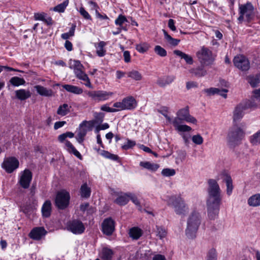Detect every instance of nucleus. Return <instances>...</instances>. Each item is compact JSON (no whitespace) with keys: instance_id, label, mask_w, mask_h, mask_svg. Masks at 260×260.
<instances>
[{"instance_id":"34","label":"nucleus","mask_w":260,"mask_h":260,"mask_svg":"<svg viewBox=\"0 0 260 260\" xmlns=\"http://www.w3.org/2000/svg\"><path fill=\"white\" fill-rule=\"evenodd\" d=\"M80 194L82 198H88L91 194V189L86 183L82 184L80 188Z\"/></svg>"},{"instance_id":"11","label":"nucleus","mask_w":260,"mask_h":260,"mask_svg":"<svg viewBox=\"0 0 260 260\" xmlns=\"http://www.w3.org/2000/svg\"><path fill=\"white\" fill-rule=\"evenodd\" d=\"M234 66L242 71H246L250 68L249 60L243 55L235 56L233 59Z\"/></svg>"},{"instance_id":"16","label":"nucleus","mask_w":260,"mask_h":260,"mask_svg":"<svg viewBox=\"0 0 260 260\" xmlns=\"http://www.w3.org/2000/svg\"><path fill=\"white\" fill-rule=\"evenodd\" d=\"M47 233L46 231L43 227H37L34 228L30 233L29 236L30 238L36 240H39L42 237L44 236Z\"/></svg>"},{"instance_id":"57","label":"nucleus","mask_w":260,"mask_h":260,"mask_svg":"<svg viewBox=\"0 0 260 260\" xmlns=\"http://www.w3.org/2000/svg\"><path fill=\"white\" fill-rule=\"evenodd\" d=\"M80 14L86 19L91 20V16L89 13L84 9V8L81 7L79 10Z\"/></svg>"},{"instance_id":"32","label":"nucleus","mask_w":260,"mask_h":260,"mask_svg":"<svg viewBox=\"0 0 260 260\" xmlns=\"http://www.w3.org/2000/svg\"><path fill=\"white\" fill-rule=\"evenodd\" d=\"M248 204L253 207L260 206V194H255L250 197L248 200Z\"/></svg>"},{"instance_id":"54","label":"nucleus","mask_w":260,"mask_h":260,"mask_svg":"<svg viewBox=\"0 0 260 260\" xmlns=\"http://www.w3.org/2000/svg\"><path fill=\"white\" fill-rule=\"evenodd\" d=\"M127 19L124 16L119 15L118 18L115 20V23L117 25L122 26V25L125 22H127Z\"/></svg>"},{"instance_id":"25","label":"nucleus","mask_w":260,"mask_h":260,"mask_svg":"<svg viewBox=\"0 0 260 260\" xmlns=\"http://www.w3.org/2000/svg\"><path fill=\"white\" fill-rule=\"evenodd\" d=\"M173 53L174 54L179 56L181 59H184L186 63L188 64H192L193 63V59L191 56L179 50H175Z\"/></svg>"},{"instance_id":"56","label":"nucleus","mask_w":260,"mask_h":260,"mask_svg":"<svg viewBox=\"0 0 260 260\" xmlns=\"http://www.w3.org/2000/svg\"><path fill=\"white\" fill-rule=\"evenodd\" d=\"M94 116L95 118V122L97 123H101L104 120V114L103 113H95Z\"/></svg>"},{"instance_id":"52","label":"nucleus","mask_w":260,"mask_h":260,"mask_svg":"<svg viewBox=\"0 0 260 260\" xmlns=\"http://www.w3.org/2000/svg\"><path fill=\"white\" fill-rule=\"evenodd\" d=\"M136 144L135 141L127 139L126 143L122 146V148L123 150H127L133 148Z\"/></svg>"},{"instance_id":"39","label":"nucleus","mask_w":260,"mask_h":260,"mask_svg":"<svg viewBox=\"0 0 260 260\" xmlns=\"http://www.w3.org/2000/svg\"><path fill=\"white\" fill-rule=\"evenodd\" d=\"M106 45V43L104 41H101L96 47V54L100 57L104 56L106 54V50L104 47Z\"/></svg>"},{"instance_id":"23","label":"nucleus","mask_w":260,"mask_h":260,"mask_svg":"<svg viewBox=\"0 0 260 260\" xmlns=\"http://www.w3.org/2000/svg\"><path fill=\"white\" fill-rule=\"evenodd\" d=\"M143 231L138 227H133L129 229L128 234L133 240L139 239L143 235Z\"/></svg>"},{"instance_id":"55","label":"nucleus","mask_w":260,"mask_h":260,"mask_svg":"<svg viewBox=\"0 0 260 260\" xmlns=\"http://www.w3.org/2000/svg\"><path fill=\"white\" fill-rule=\"evenodd\" d=\"M251 142L253 144L260 143V131L252 136L251 139Z\"/></svg>"},{"instance_id":"19","label":"nucleus","mask_w":260,"mask_h":260,"mask_svg":"<svg viewBox=\"0 0 260 260\" xmlns=\"http://www.w3.org/2000/svg\"><path fill=\"white\" fill-rule=\"evenodd\" d=\"M52 211V204L51 201L49 200L46 201L41 209L42 216L44 218H48L50 217Z\"/></svg>"},{"instance_id":"15","label":"nucleus","mask_w":260,"mask_h":260,"mask_svg":"<svg viewBox=\"0 0 260 260\" xmlns=\"http://www.w3.org/2000/svg\"><path fill=\"white\" fill-rule=\"evenodd\" d=\"M176 115L177 116H179L182 120L187 122L196 123L197 121V119L194 117H192L189 114L188 107L180 109L177 112Z\"/></svg>"},{"instance_id":"2","label":"nucleus","mask_w":260,"mask_h":260,"mask_svg":"<svg viewBox=\"0 0 260 260\" xmlns=\"http://www.w3.org/2000/svg\"><path fill=\"white\" fill-rule=\"evenodd\" d=\"M201 216L198 212H193L189 216L185 230L186 236L189 239H193L201 224Z\"/></svg>"},{"instance_id":"28","label":"nucleus","mask_w":260,"mask_h":260,"mask_svg":"<svg viewBox=\"0 0 260 260\" xmlns=\"http://www.w3.org/2000/svg\"><path fill=\"white\" fill-rule=\"evenodd\" d=\"M140 165L144 168L154 172L156 171L159 167V165L149 161H141L140 163Z\"/></svg>"},{"instance_id":"35","label":"nucleus","mask_w":260,"mask_h":260,"mask_svg":"<svg viewBox=\"0 0 260 260\" xmlns=\"http://www.w3.org/2000/svg\"><path fill=\"white\" fill-rule=\"evenodd\" d=\"M71 106L67 104H63L60 105L57 111V114L61 116H65L70 111Z\"/></svg>"},{"instance_id":"27","label":"nucleus","mask_w":260,"mask_h":260,"mask_svg":"<svg viewBox=\"0 0 260 260\" xmlns=\"http://www.w3.org/2000/svg\"><path fill=\"white\" fill-rule=\"evenodd\" d=\"M66 146L67 147V150L70 152L73 153L77 157L80 159H82V157L80 152L77 151L73 144L69 141H66L65 142Z\"/></svg>"},{"instance_id":"37","label":"nucleus","mask_w":260,"mask_h":260,"mask_svg":"<svg viewBox=\"0 0 260 260\" xmlns=\"http://www.w3.org/2000/svg\"><path fill=\"white\" fill-rule=\"evenodd\" d=\"M190 73L193 74L196 76L198 77H203L207 74V71L204 69L203 66L196 69H192Z\"/></svg>"},{"instance_id":"33","label":"nucleus","mask_w":260,"mask_h":260,"mask_svg":"<svg viewBox=\"0 0 260 260\" xmlns=\"http://www.w3.org/2000/svg\"><path fill=\"white\" fill-rule=\"evenodd\" d=\"M113 255V252L111 249L106 247L102 249L101 258L103 260H112Z\"/></svg>"},{"instance_id":"47","label":"nucleus","mask_w":260,"mask_h":260,"mask_svg":"<svg viewBox=\"0 0 260 260\" xmlns=\"http://www.w3.org/2000/svg\"><path fill=\"white\" fill-rule=\"evenodd\" d=\"M101 154L105 158H109L113 160H116L118 159V156L117 155L111 154L107 151L103 150Z\"/></svg>"},{"instance_id":"45","label":"nucleus","mask_w":260,"mask_h":260,"mask_svg":"<svg viewBox=\"0 0 260 260\" xmlns=\"http://www.w3.org/2000/svg\"><path fill=\"white\" fill-rule=\"evenodd\" d=\"M156 236L159 237L160 239L164 238L167 236V232L164 227L156 225Z\"/></svg>"},{"instance_id":"4","label":"nucleus","mask_w":260,"mask_h":260,"mask_svg":"<svg viewBox=\"0 0 260 260\" xmlns=\"http://www.w3.org/2000/svg\"><path fill=\"white\" fill-rule=\"evenodd\" d=\"M168 204L172 206L176 214L179 215L184 214L188 211V208L184 203V200L180 196H172L169 197Z\"/></svg>"},{"instance_id":"12","label":"nucleus","mask_w":260,"mask_h":260,"mask_svg":"<svg viewBox=\"0 0 260 260\" xmlns=\"http://www.w3.org/2000/svg\"><path fill=\"white\" fill-rule=\"evenodd\" d=\"M67 229L75 234H81L85 230L83 223L79 220H73L69 221L67 224Z\"/></svg>"},{"instance_id":"31","label":"nucleus","mask_w":260,"mask_h":260,"mask_svg":"<svg viewBox=\"0 0 260 260\" xmlns=\"http://www.w3.org/2000/svg\"><path fill=\"white\" fill-rule=\"evenodd\" d=\"M223 181L226 183V193L228 196H230L233 191V181L230 176L226 175L223 179Z\"/></svg>"},{"instance_id":"61","label":"nucleus","mask_w":260,"mask_h":260,"mask_svg":"<svg viewBox=\"0 0 260 260\" xmlns=\"http://www.w3.org/2000/svg\"><path fill=\"white\" fill-rule=\"evenodd\" d=\"M95 15H96V18L100 19L101 20H109V19L108 17L105 14H104L103 15L101 14V13H99V12L98 11V10H96Z\"/></svg>"},{"instance_id":"1","label":"nucleus","mask_w":260,"mask_h":260,"mask_svg":"<svg viewBox=\"0 0 260 260\" xmlns=\"http://www.w3.org/2000/svg\"><path fill=\"white\" fill-rule=\"evenodd\" d=\"M206 205L207 214L211 220L215 219L218 215L222 201L221 190L217 182L213 179L208 181Z\"/></svg>"},{"instance_id":"29","label":"nucleus","mask_w":260,"mask_h":260,"mask_svg":"<svg viewBox=\"0 0 260 260\" xmlns=\"http://www.w3.org/2000/svg\"><path fill=\"white\" fill-rule=\"evenodd\" d=\"M128 193H123L118 196L114 201V203L120 206H124L127 204L129 201L127 196Z\"/></svg>"},{"instance_id":"43","label":"nucleus","mask_w":260,"mask_h":260,"mask_svg":"<svg viewBox=\"0 0 260 260\" xmlns=\"http://www.w3.org/2000/svg\"><path fill=\"white\" fill-rule=\"evenodd\" d=\"M217 254L214 248L210 249L207 252L206 260H217Z\"/></svg>"},{"instance_id":"7","label":"nucleus","mask_w":260,"mask_h":260,"mask_svg":"<svg viewBox=\"0 0 260 260\" xmlns=\"http://www.w3.org/2000/svg\"><path fill=\"white\" fill-rule=\"evenodd\" d=\"M70 195L69 192L65 190L58 191L55 200V206L61 210L66 209L69 205Z\"/></svg>"},{"instance_id":"36","label":"nucleus","mask_w":260,"mask_h":260,"mask_svg":"<svg viewBox=\"0 0 260 260\" xmlns=\"http://www.w3.org/2000/svg\"><path fill=\"white\" fill-rule=\"evenodd\" d=\"M162 31L165 39L170 44L174 46H176L180 42L179 40L173 38L165 29H162Z\"/></svg>"},{"instance_id":"10","label":"nucleus","mask_w":260,"mask_h":260,"mask_svg":"<svg viewBox=\"0 0 260 260\" xmlns=\"http://www.w3.org/2000/svg\"><path fill=\"white\" fill-rule=\"evenodd\" d=\"M19 161L14 157H10L4 159L2 167L8 173H11L19 167Z\"/></svg>"},{"instance_id":"40","label":"nucleus","mask_w":260,"mask_h":260,"mask_svg":"<svg viewBox=\"0 0 260 260\" xmlns=\"http://www.w3.org/2000/svg\"><path fill=\"white\" fill-rule=\"evenodd\" d=\"M127 77L134 80L139 81L142 79V75L136 70H132L130 72L126 73Z\"/></svg>"},{"instance_id":"6","label":"nucleus","mask_w":260,"mask_h":260,"mask_svg":"<svg viewBox=\"0 0 260 260\" xmlns=\"http://www.w3.org/2000/svg\"><path fill=\"white\" fill-rule=\"evenodd\" d=\"M243 130L237 126L231 128L229 132L227 139L230 145L235 146L238 145L244 137Z\"/></svg>"},{"instance_id":"50","label":"nucleus","mask_w":260,"mask_h":260,"mask_svg":"<svg viewBox=\"0 0 260 260\" xmlns=\"http://www.w3.org/2000/svg\"><path fill=\"white\" fill-rule=\"evenodd\" d=\"M127 196L128 197V199H131V201L134 203L136 206L139 207V210H141V207L140 206V203L136 197V196L131 192H128Z\"/></svg>"},{"instance_id":"8","label":"nucleus","mask_w":260,"mask_h":260,"mask_svg":"<svg viewBox=\"0 0 260 260\" xmlns=\"http://www.w3.org/2000/svg\"><path fill=\"white\" fill-rule=\"evenodd\" d=\"M239 13L245 15V21L250 23L252 21L255 16V12L253 5L250 2L239 6Z\"/></svg>"},{"instance_id":"24","label":"nucleus","mask_w":260,"mask_h":260,"mask_svg":"<svg viewBox=\"0 0 260 260\" xmlns=\"http://www.w3.org/2000/svg\"><path fill=\"white\" fill-rule=\"evenodd\" d=\"M175 79L173 76H168L158 79L156 83L160 87H165L167 85L171 83Z\"/></svg>"},{"instance_id":"60","label":"nucleus","mask_w":260,"mask_h":260,"mask_svg":"<svg viewBox=\"0 0 260 260\" xmlns=\"http://www.w3.org/2000/svg\"><path fill=\"white\" fill-rule=\"evenodd\" d=\"M109 127V125L107 123H105L101 125H98L95 128V132L99 133L101 130H104Z\"/></svg>"},{"instance_id":"62","label":"nucleus","mask_w":260,"mask_h":260,"mask_svg":"<svg viewBox=\"0 0 260 260\" xmlns=\"http://www.w3.org/2000/svg\"><path fill=\"white\" fill-rule=\"evenodd\" d=\"M123 57L124 61L126 63H128L131 61V55L130 52L128 51H124L123 52Z\"/></svg>"},{"instance_id":"59","label":"nucleus","mask_w":260,"mask_h":260,"mask_svg":"<svg viewBox=\"0 0 260 260\" xmlns=\"http://www.w3.org/2000/svg\"><path fill=\"white\" fill-rule=\"evenodd\" d=\"M101 109L102 111H106L107 112H115L118 111V110H117L115 108H112L108 106L107 104L101 106Z\"/></svg>"},{"instance_id":"64","label":"nucleus","mask_w":260,"mask_h":260,"mask_svg":"<svg viewBox=\"0 0 260 260\" xmlns=\"http://www.w3.org/2000/svg\"><path fill=\"white\" fill-rule=\"evenodd\" d=\"M168 27L172 31H175L176 30V26L175 25L174 20L172 19H170L168 21Z\"/></svg>"},{"instance_id":"3","label":"nucleus","mask_w":260,"mask_h":260,"mask_svg":"<svg viewBox=\"0 0 260 260\" xmlns=\"http://www.w3.org/2000/svg\"><path fill=\"white\" fill-rule=\"evenodd\" d=\"M70 68L74 70V74L78 79L85 82L84 84L86 86L92 88L88 76L84 71V67L79 60H71Z\"/></svg>"},{"instance_id":"30","label":"nucleus","mask_w":260,"mask_h":260,"mask_svg":"<svg viewBox=\"0 0 260 260\" xmlns=\"http://www.w3.org/2000/svg\"><path fill=\"white\" fill-rule=\"evenodd\" d=\"M247 79L252 87H256L260 83V73L255 75L249 76Z\"/></svg>"},{"instance_id":"49","label":"nucleus","mask_w":260,"mask_h":260,"mask_svg":"<svg viewBox=\"0 0 260 260\" xmlns=\"http://www.w3.org/2000/svg\"><path fill=\"white\" fill-rule=\"evenodd\" d=\"M175 173L176 172L174 169L169 168L164 169L161 171L162 175L166 177L174 176Z\"/></svg>"},{"instance_id":"22","label":"nucleus","mask_w":260,"mask_h":260,"mask_svg":"<svg viewBox=\"0 0 260 260\" xmlns=\"http://www.w3.org/2000/svg\"><path fill=\"white\" fill-rule=\"evenodd\" d=\"M122 101L124 109H133L136 106V100L132 96L124 98Z\"/></svg>"},{"instance_id":"48","label":"nucleus","mask_w":260,"mask_h":260,"mask_svg":"<svg viewBox=\"0 0 260 260\" xmlns=\"http://www.w3.org/2000/svg\"><path fill=\"white\" fill-rule=\"evenodd\" d=\"M168 108L167 107H162L161 109L158 110V112L161 114L166 118L169 122H171V118L168 114Z\"/></svg>"},{"instance_id":"18","label":"nucleus","mask_w":260,"mask_h":260,"mask_svg":"<svg viewBox=\"0 0 260 260\" xmlns=\"http://www.w3.org/2000/svg\"><path fill=\"white\" fill-rule=\"evenodd\" d=\"M205 92H206L209 95H214V94H218L223 97L224 98H226L227 96L226 92L228 91V89H219L217 88H210L208 89H205L204 90Z\"/></svg>"},{"instance_id":"26","label":"nucleus","mask_w":260,"mask_h":260,"mask_svg":"<svg viewBox=\"0 0 260 260\" xmlns=\"http://www.w3.org/2000/svg\"><path fill=\"white\" fill-rule=\"evenodd\" d=\"M63 88L67 91L76 94H80L83 92V89L78 86L65 84L62 86Z\"/></svg>"},{"instance_id":"41","label":"nucleus","mask_w":260,"mask_h":260,"mask_svg":"<svg viewBox=\"0 0 260 260\" xmlns=\"http://www.w3.org/2000/svg\"><path fill=\"white\" fill-rule=\"evenodd\" d=\"M69 3V0H66L63 3L54 7L53 8V10L59 13L63 12L66 7L68 6Z\"/></svg>"},{"instance_id":"44","label":"nucleus","mask_w":260,"mask_h":260,"mask_svg":"<svg viewBox=\"0 0 260 260\" xmlns=\"http://www.w3.org/2000/svg\"><path fill=\"white\" fill-rule=\"evenodd\" d=\"M154 51L156 54L161 57H165L167 55V51L159 45L155 46Z\"/></svg>"},{"instance_id":"58","label":"nucleus","mask_w":260,"mask_h":260,"mask_svg":"<svg viewBox=\"0 0 260 260\" xmlns=\"http://www.w3.org/2000/svg\"><path fill=\"white\" fill-rule=\"evenodd\" d=\"M176 130L180 132H189L191 130V128L187 125H180L176 129Z\"/></svg>"},{"instance_id":"20","label":"nucleus","mask_w":260,"mask_h":260,"mask_svg":"<svg viewBox=\"0 0 260 260\" xmlns=\"http://www.w3.org/2000/svg\"><path fill=\"white\" fill-rule=\"evenodd\" d=\"M35 88L38 93L42 96L50 97L53 95V91L51 89H48L41 85H36L35 86Z\"/></svg>"},{"instance_id":"46","label":"nucleus","mask_w":260,"mask_h":260,"mask_svg":"<svg viewBox=\"0 0 260 260\" xmlns=\"http://www.w3.org/2000/svg\"><path fill=\"white\" fill-rule=\"evenodd\" d=\"M86 133L87 131L85 129H81L78 132L76 139L79 143L81 144L83 142L84 139V138L86 136Z\"/></svg>"},{"instance_id":"13","label":"nucleus","mask_w":260,"mask_h":260,"mask_svg":"<svg viewBox=\"0 0 260 260\" xmlns=\"http://www.w3.org/2000/svg\"><path fill=\"white\" fill-rule=\"evenodd\" d=\"M115 231V221L112 218L104 219L102 223V231L107 236L111 235Z\"/></svg>"},{"instance_id":"21","label":"nucleus","mask_w":260,"mask_h":260,"mask_svg":"<svg viewBox=\"0 0 260 260\" xmlns=\"http://www.w3.org/2000/svg\"><path fill=\"white\" fill-rule=\"evenodd\" d=\"M16 97L21 100H25L31 96V93L29 90L21 89L15 91Z\"/></svg>"},{"instance_id":"38","label":"nucleus","mask_w":260,"mask_h":260,"mask_svg":"<svg viewBox=\"0 0 260 260\" xmlns=\"http://www.w3.org/2000/svg\"><path fill=\"white\" fill-rule=\"evenodd\" d=\"M9 82L14 86H18L21 85H24L25 81L23 78L15 76L11 78Z\"/></svg>"},{"instance_id":"51","label":"nucleus","mask_w":260,"mask_h":260,"mask_svg":"<svg viewBox=\"0 0 260 260\" xmlns=\"http://www.w3.org/2000/svg\"><path fill=\"white\" fill-rule=\"evenodd\" d=\"M192 141L197 145H201L203 143V138L200 135H196L192 136Z\"/></svg>"},{"instance_id":"63","label":"nucleus","mask_w":260,"mask_h":260,"mask_svg":"<svg viewBox=\"0 0 260 260\" xmlns=\"http://www.w3.org/2000/svg\"><path fill=\"white\" fill-rule=\"evenodd\" d=\"M46 15L44 13H35L34 15L35 19L38 20L43 21L45 20Z\"/></svg>"},{"instance_id":"17","label":"nucleus","mask_w":260,"mask_h":260,"mask_svg":"<svg viewBox=\"0 0 260 260\" xmlns=\"http://www.w3.org/2000/svg\"><path fill=\"white\" fill-rule=\"evenodd\" d=\"M246 109V105L240 103L238 105L233 112L234 121H238L241 119L243 116V111Z\"/></svg>"},{"instance_id":"53","label":"nucleus","mask_w":260,"mask_h":260,"mask_svg":"<svg viewBox=\"0 0 260 260\" xmlns=\"http://www.w3.org/2000/svg\"><path fill=\"white\" fill-rule=\"evenodd\" d=\"M183 120H182L179 116H177V117H175L174 119H171V122L170 123L173 125L175 128V129L176 130L178 126L181 125L180 123Z\"/></svg>"},{"instance_id":"42","label":"nucleus","mask_w":260,"mask_h":260,"mask_svg":"<svg viewBox=\"0 0 260 260\" xmlns=\"http://www.w3.org/2000/svg\"><path fill=\"white\" fill-rule=\"evenodd\" d=\"M149 48V45L146 43H143L136 45V49L140 53H144Z\"/></svg>"},{"instance_id":"5","label":"nucleus","mask_w":260,"mask_h":260,"mask_svg":"<svg viewBox=\"0 0 260 260\" xmlns=\"http://www.w3.org/2000/svg\"><path fill=\"white\" fill-rule=\"evenodd\" d=\"M197 56L202 66H203L211 65L214 60L212 51L205 47H203L201 50L197 53Z\"/></svg>"},{"instance_id":"9","label":"nucleus","mask_w":260,"mask_h":260,"mask_svg":"<svg viewBox=\"0 0 260 260\" xmlns=\"http://www.w3.org/2000/svg\"><path fill=\"white\" fill-rule=\"evenodd\" d=\"M87 95L92 101L95 102H100L108 100L110 96L113 95V93L104 90H92L88 91L87 92Z\"/></svg>"},{"instance_id":"14","label":"nucleus","mask_w":260,"mask_h":260,"mask_svg":"<svg viewBox=\"0 0 260 260\" xmlns=\"http://www.w3.org/2000/svg\"><path fill=\"white\" fill-rule=\"evenodd\" d=\"M32 179V173L27 169H25L22 173L19 180L20 186L24 188H28Z\"/></svg>"}]
</instances>
